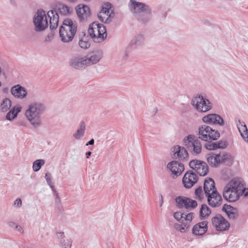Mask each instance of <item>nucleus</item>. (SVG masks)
Listing matches in <instances>:
<instances>
[{"label": "nucleus", "mask_w": 248, "mask_h": 248, "mask_svg": "<svg viewBox=\"0 0 248 248\" xmlns=\"http://www.w3.org/2000/svg\"><path fill=\"white\" fill-rule=\"evenodd\" d=\"M11 104L10 99L7 98H4L0 104V109L3 112L7 111L11 107Z\"/></svg>", "instance_id": "473e14b6"}, {"label": "nucleus", "mask_w": 248, "mask_h": 248, "mask_svg": "<svg viewBox=\"0 0 248 248\" xmlns=\"http://www.w3.org/2000/svg\"><path fill=\"white\" fill-rule=\"evenodd\" d=\"M46 110L45 104L41 102H34L27 107L24 116L33 127L37 128L41 124V117Z\"/></svg>", "instance_id": "f03ea898"}, {"label": "nucleus", "mask_w": 248, "mask_h": 248, "mask_svg": "<svg viewBox=\"0 0 248 248\" xmlns=\"http://www.w3.org/2000/svg\"><path fill=\"white\" fill-rule=\"evenodd\" d=\"M195 198L202 201L204 198V194L201 186L196 188L195 191Z\"/></svg>", "instance_id": "4c0bfd02"}, {"label": "nucleus", "mask_w": 248, "mask_h": 248, "mask_svg": "<svg viewBox=\"0 0 248 248\" xmlns=\"http://www.w3.org/2000/svg\"><path fill=\"white\" fill-rule=\"evenodd\" d=\"M113 12V9L110 3H104L102 4L101 11L97 16L101 21L104 23H109L111 21V16Z\"/></svg>", "instance_id": "9b49d317"}, {"label": "nucleus", "mask_w": 248, "mask_h": 248, "mask_svg": "<svg viewBox=\"0 0 248 248\" xmlns=\"http://www.w3.org/2000/svg\"><path fill=\"white\" fill-rule=\"evenodd\" d=\"M86 124L84 121H81L77 130L73 134V137L76 140H80L84 135Z\"/></svg>", "instance_id": "c85d7f7f"}, {"label": "nucleus", "mask_w": 248, "mask_h": 248, "mask_svg": "<svg viewBox=\"0 0 248 248\" xmlns=\"http://www.w3.org/2000/svg\"><path fill=\"white\" fill-rule=\"evenodd\" d=\"M167 168L171 171L173 177L179 176L184 170V165L176 161L169 162L167 165Z\"/></svg>", "instance_id": "a211bd4d"}, {"label": "nucleus", "mask_w": 248, "mask_h": 248, "mask_svg": "<svg viewBox=\"0 0 248 248\" xmlns=\"http://www.w3.org/2000/svg\"><path fill=\"white\" fill-rule=\"evenodd\" d=\"M47 16L49 19V26L51 30L56 29L59 23V15L55 10H50L47 12Z\"/></svg>", "instance_id": "5701e85b"}, {"label": "nucleus", "mask_w": 248, "mask_h": 248, "mask_svg": "<svg viewBox=\"0 0 248 248\" xmlns=\"http://www.w3.org/2000/svg\"><path fill=\"white\" fill-rule=\"evenodd\" d=\"M189 167L195 170L200 176H204L208 172V166L203 161L195 159L189 163Z\"/></svg>", "instance_id": "f8f14e48"}, {"label": "nucleus", "mask_w": 248, "mask_h": 248, "mask_svg": "<svg viewBox=\"0 0 248 248\" xmlns=\"http://www.w3.org/2000/svg\"><path fill=\"white\" fill-rule=\"evenodd\" d=\"M183 141L184 145L192 154L197 155L202 152V143L194 135H188L184 138Z\"/></svg>", "instance_id": "6e6552de"}, {"label": "nucleus", "mask_w": 248, "mask_h": 248, "mask_svg": "<svg viewBox=\"0 0 248 248\" xmlns=\"http://www.w3.org/2000/svg\"><path fill=\"white\" fill-rule=\"evenodd\" d=\"M193 218L194 214L193 213H187L186 216L185 217V221L180 222L181 223H175L174 228L181 233L187 232L190 228L191 222Z\"/></svg>", "instance_id": "ddd939ff"}, {"label": "nucleus", "mask_w": 248, "mask_h": 248, "mask_svg": "<svg viewBox=\"0 0 248 248\" xmlns=\"http://www.w3.org/2000/svg\"><path fill=\"white\" fill-rule=\"evenodd\" d=\"M173 157L180 161H184L188 157L186 150L184 147L176 145L173 148Z\"/></svg>", "instance_id": "aec40b11"}, {"label": "nucleus", "mask_w": 248, "mask_h": 248, "mask_svg": "<svg viewBox=\"0 0 248 248\" xmlns=\"http://www.w3.org/2000/svg\"><path fill=\"white\" fill-rule=\"evenodd\" d=\"M236 125L242 138L245 142L248 143V130L245 122L238 120Z\"/></svg>", "instance_id": "a878e982"}, {"label": "nucleus", "mask_w": 248, "mask_h": 248, "mask_svg": "<svg viewBox=\"0 0 248 248\" xmlns=\"http://www.w3.org/2000/svg\"><path fill=\"white\" fill-rule=\"evenodd\" d=\"M34 30L36 32H42L48 28V23L47 15L43 10H38L33 17Z\"/></svg>", "instance_id": "1a4fd4ad"}, {"label": "nucleus", "mask_w": 248, "mask_h": 248, "mask_svg": "<svg viewBox=\"0 0 248 248\" xmlns=\"http://www.w3.org/2000/svg\"><path fill=\"white\" fill-rule=\"evenodd\" d=\"M79 46L83 49H87L90 47V43L88 41L86 37H84L79 40Z\"/></svg>", "instance_id": "e433bc0d"}, {"label": "nucleus", "mask_w": 248, "mask_h": 248, "mask_svg": "<svg viewBox=\"0 0 248 248\" xmlns=\"http://www.w3.org/2000/svg\"><path fill=\"white\" fill-rule=\"evenodd\" d=\"M15 230L17 232H18L21 233H22L24 232L23 229L21 227V226H20V225H17L16 228V229Z\"/></svg>", "instance_id": "8fccbe9b"}, {"label": "nucleus", "mask_w": 248, "mask_h": 248, "mask_svg": "<svg viewBox=\"0 0 248 248\" xmlns=\"http://www.w3.org/2000/svg\"><path fill=\"white\" fill-rule=\"evenodd\" d=\"M77 29V25L75 21L69 18L64 20L59 29L62 41L64 43L71 41L76 34Z\"/></svg>", "instance_id": "20e7f679"}, {"label": "nucleus", "mask_w": 248, "mask_h": 248, "mask_svg": "<svg viewBox=\"0 0 248 248\" xmlns=\"http://www.w3.org/2000/svg\"><path fill=\"white\" fill-rule=\"evenodd\" d=\"M187 200L189 202V198L185 197H178L175 199L177 206L180 208H186V205H187L186 204Z\"/></svg>", "instance_id": "2f4dec72"}, {"label": "nucleus", "mask_w": 248, "mask_h": 248, "mask_svg": "<svg viewBox=\"0 0 248 248\" xmlns=\"http://www.w3.org/2000/svg\"><path fill=\"white\" fill-rule=\"evenodd\" d=\"M60 13L63 15H67L70 13L69 7L65 5H61L59 7Z\"/></svg>", "instance_id": "ea45409f"}, {"label": "nucleus", "mask_w": 248, "mask_h": 248, "mask_svg": "<svg viewBox=\"0 0 248 248\" xmlns=\"http://www.w3.org/2000/svg\"><path fill=\"white\" fill-rule=\"evenodd\" d=\"M200 216L202 217H208L211 213V211L206 204H202L200 208Z\"/></svg>", "instance_id": "72a5a7b5"}, {"label": "nucleus", "mask_w": 248, "mask_h": 248, "mask_svg": "<svg viewBox=\"0 0 248 248\" xmlns=\"http://www.w3.org/2000/svg\"><path fill=\"white\" fill-rule=\"evenodd\" d=\"M243 179L239 177H234L225 185L223 191V196L229 202H235L243 195Z\"/></svg>", "instance_id": "f257e3e1"}, {"label": "nucleus", "mask_w": 248, "mask_h": 248, "mask_svg": "<svg viewBox=\"0 0 248 248\" xmlns=\"http://www.w3.org/2000/svg\"><path fill=\"white\" fill-rule=\"evenodd\" d=\"M187 214L182 213L181 212H176L173 214L174 217L178 221L181 222L185 221V217H186Z\"/></svg>", "instance_id": "c9c22d12"}, {"label": "nucleus", "mask_w": 248, "mask_h": 248, "mask_svg": "<svg viewBox=\"0 0 248 248\" xmlns=\"http://www.w3.org/2000/svg\"><path fill=\"white\" fill-rule=\"evenodd\" d=\"M191 105L199 112H206L212 108L211 102L202 94H197L191 100Z\"/></svg>", "instance_id": "39448f33"}, {"label": "nucleus", "mask_w": 248, "mask_h": 248, "mask_svg": "<svg viewBox=\"0 0 248 248\" xmlns=\"http://www.w3.org/2000/svg\"><path fill=\"white\" fill-rule=\"evenodd\" d=\"M103 56L101 50H96L88 53L85 56L88 66L98 63Z\"/></svg>", "instance_id": "dca6fc26"}, {"label": "nucleus", "mask_w": 248, "mask_h": 248, "mask_svg": "<svg viewBox=\"0 0 248 248\" xmlns=\"http://www.w3.org/2000/svg\"><path fill=\"white\" fill-rule=\"evenodd\" d=\"M203 189L205 196L211 194L213 191H216L214 181L211 178L205 180L203 186Z\"/></svg>", "instance_id": "bb28decb"}, {"label": "nucleus", "mask_w": 248, "mask_h": 248, "mask_svg": "<svg viewBox=\"0 0 248 248\" xmlns=\"http://www.w3.org/2000/svg\"><path fill=\"white\" fill-rule=\"evenodd\" d=\"M69 65L77 70H82L88 66L85 56L80 55L71 58L69 61Z\"/></svg>", "instance_id": "4468645a"}, {"label": "nucleus", "mask_w": 248, "mask_h": 248, "mask_svg": "<svg viewBox=\"0 0 248 248\" xmlns=\"http://www.w3.org/2000/svg\"><path fill=\"white\" fill-rule=\"evenodd\" d=\"M206 160L211 167H218L220 165V154H208L206 155Z\"/></svg>", "instance_id": "b1692460"}, {"label": "nucleus", "mask_w": 248, "mask_h": 248, "mask_svg": "<svg viewBox=\"0 0 248 248\" xmlns=\"http://www.w3.org/2000/svg\"><path fill=\"white\" fill-rule=\"evenodd\" d=\"M94 140L93 139L91 140L90 141H89L86 144V146H88L90 145H93L94 144Z\"/></svg>", "instance_id": "603ef678"}, {"label": "nucleus", "mask_w": 248, "mask_h": 248, "mask_svg": "<svg viewBox=\"0 0 248 248\" xmlns=\"http://www.w3.org/2000/svg\"><path fill=\"white\" fill-rule=\"evenodd\" d=\"M92 152L90 151H89L86 153V158H89V156L91 155Z\"/></svg>", "instance_id": "864d4df0"}, {"label": "nucleus", "mask_w": 248, "mask_h": 248, "mask_svg": "<svg viewBox=\"0 0 248 248\" xmlns=\"http://www.w3.org/2000/svg\"><path fill=\"white\" fill-rule=\"evenodd\" d=\"M60 236H62V235H63V233L62 232V233H60Z\"/></svg>", "instance_id": "6e6d98bb"}, {"label": "nucleus", "mask_w": 248, "mask_h": 248, "mask_svg": "<svg viewBox=\"0 0 248 248\" xmlns=\"http://www.w3.org/2000/svg\"><path fill=\"white\" fill-rule=\"evenodd\" d=\"M187 205H186V209H192L196 207L197 206V202L189 198V201L188 202V200H187Z\"/></svg>", "instance_id": "79ce46f5"}, {"label": "nucleus", "mask_w": 248, "mask_h": 248, "mask_svg": "<svg viewBox=\"0 0 248 248\" xmlns=\"http://www.w3.org/2000/svg\"><path fill=\"white\" fill-rule=\"evenodd\" d=\"M205 147L208 150H215L217 149V145L214 143H208L205 144Z\"/></svg>", "instance_id": "c03bdc74"}, {"label": "nucleus", "mask_w": 248, "mask_h": 248, "mask_svg": "<svg viewBox=\"0 0 248 248\" xmlns=\"http://www.w3.org/2000/svg\"><path fill=\"white\" fill-rule=\"evenodd\" d=\"M198 135L199 139L207 142L216 140L220 137V134L217 130L213 129L206 124H203L199 127Z\"/></svg>", "instance_id": "0eeeda50"}, {"label": "nucleus", "mask_w": 248, "mask_h": 248, "mask_svg": "<svg viewBox=\"0 0 248 248\" xmlns=\"http://www.w3.org/2000/svg\"><path fill=\"white\" fill-rule=\"evenodd\" d=\"M45 163L43 159H37L33 162L32 169L34 171H38Z\"/></svg>", "instance_id": "f704fd0d"}, {"label": "nucleus", "mask_w": 248, "mask_h": 248, "mask_svg": "<svg viewBox=\"0 0 248 248\" xmlns=\"http://www.w3.org/2000/svg\"><path fill=\"white\" fill-rule=\"evenodd\" d=\"M77 13L78 16L81 20L87 19L91 15L89 7L85 5L79 4L77 8Z\"/></svg>", "instance_id": "393cba45"}, {"label": "nucleus", "mask_w": 248, "mask_h": 248, "mask_svg": "<svg viewBox=\"0 0 248 248\" xmlns=\"http://www.w3.org/2000/svg\"><path fill=\"white\" fill-rule=\"evenodd\" d=\"M202 121L206 124L223 126L224 124L223 118L219 115L212 113L202 117Z\"/></svg>", "instance_id": "2eb2a0df"}, {"label": "nucleus", "mask_w": 248, "mask_h": 248, "mask_svg": "<svg viewBox=\"0 0 248 248\" xmlns=\"http://www.w3.org/2000/svg\"><path fill=\"white\" fill-rule=\"evenodd\" d=\"M233 162V157L227 153L220 154V164H224L227 166H232Z\"/></svg>", "instance_id": "c756f323"}, {"label": "nucleus", "mask_w": 248, "mask_h": 248, "mask_svg": "<svg viewBox=\"0 0 248 248\" xmlns=\"http://www.w3.org/2000/svg\"><path fill=\"white\" fill-rule=\"evenodd\" d=\"M88 33L93 41L96 43L103 42L107 35L105 27L103 25L96 22L90 25Z\"/></svg>", "instance_id": "423d86ee"}, {"label": "nucleus", "mask_w": 248, "mask_h": 248, "mask_svg": "<svg viewBox=\"0 0 248 248\" xmlns=\"http://www.w3.org/2000/svg\"><path fill=\"white\" fill-rule=\"evenodd\" d=\"M20 111V108L18 106L14 107L11 110H10L6 116L7 120H12L14 119L17 115L18 113Z\"/></svg>", "instance_id": "7c9ffc66"}, {"label": "nucleus", "mask_w": 248, "mask_h": 248, "mask_svg": "<svg viewBox=\"0 0 248 248\" xmlns=\"http://www.w3.org/2000/svg\"><path fill=\"white\" fill-rule=\"evenodd\" d=\"M212 224L217 231H225L230 228L229 222L221 215H217L212 218Z\"/></svg>", "instance_id": "9d476101"}, {"label": "nucleus", "mask_w": 248, "mask_h": 248, "mask_svg": "<svg viewBox=\"0 0 248 248\" xmlns=\"http://www.w3.org/2000/svg\"><path fill=\"white\" fill-rule=\"evenodd\" d=\"M243 195L245 197L248 196V188L245 187V182H244V190H242Z\"/></svg>", "instance_id": "3c124183"}, {"label": "nucleus", "mask_w": 248, "mask_h": 248, "mask_svg": "<svg viewBox=\"0 0 248 248\" xmlns=\"http://www.w3.org/2000/svg\"><path fill=\"white\" fill-rule=\"evenodd\" d=\"M206 197L207 198L209 204L213 207H218L222 203L221 196L217 191H213L211 194L206 196Z\"/></svg>", "instance_id": "6ab92c4d"}, {"label": "nucleus", "mask_w": 248, "mask_h": 248, "mask_svg": "<svg viewBox=\"0 0 248 248\" xmlns=\"http://www.w3.org/2000/svg\"><path fill=\"white\" fill-rule=\"evenodd\" d=\"M3 91L4 92L6 93V92H8V89L7 88H4V89H3Z\"/></svg>", "instance_id": "5fc2aeb1"}, {"label": "nucleus", "mask_w": 248, "mask_h": 248, "mask_svg": "<svg viewBox=\"0 0 248 248\" xmlns=\"http://www.w3.org/2000/svg\"><path fill=\"white\" fill-rule=\"evenodd\" d=\"M72 243L68 239H62L60 241V248H71Z\"/></svg>", "instance_id": "58836bf2"}, {"label": "nucleus", "mask_w": 248, "mask_h": 248, "mask_svg": "<svg viewBox=\"0 0 248 248\" xmlns=\"http://www.w3.org/2000/svg\"><path fill=\"white\" fill-rule=\"evenodd\" d=\"M197 175L192 171L186 172L183 178V184L186 188L192 187L197 182Z\"/></svg>", "instance_id": "f3484780"}, {"label": "nucleus", "mask_w": 248, "mask_h": 248, "mask_svg": "<svg viewBox=\"0 0 248 248\" xmlns=\"http://www.w3.org/2000/svg\"><path fill=\"white\" fill-rule=\"evenodd\" d=\"M8 226L13 230H15L16 228L17 224H16L15 222L10 221L7 223Z\"/></svg>", "instance_id": "de8ad7c7"}, {"label": "nucleus", "mask_w": 248, "mask_h": 248, "mask_svg": "<svg viewBox=\"0 0 248 248\" xmlns=\"http://www.w3.org/2000/svg\"><path fill=\"white\" fill-rule=\"evenodd\" d=\"M45 179L47 182V184L50 186L52 190H55L54 186L51 181V175L48 172L46 173Z\"/></svg>", "instance_id": "a19ab883"}, {"label": "nucleus", "mask_w": 248, "mask_h": 248, "mask_svg": "<svg viewBox=\"0 0 248 248\" xmlns=\"http://www.w3.org/2000/svg\"><path fill=\"white\" fill-rule=\"evenodd\" d=\"M53 39V35L52 34H48L47 35L44 40L45 42H50Z\"/></svg>", "instance_id": "09e8293b"}, {"label": "nucleus", "mask_w": 248, "mask_h": 248, "mask_svg": "<svg viewBox=\"0 0 248 248\" xmlns=\"http://www.w3.org/2000/svg\"><path fill=\"white\" fill-rule=\"evenodd\" d=\"M130 2L131 11L138 20L146 22L151 19L152 11L148 5L135 0H130Z\"/></svg>", "instance_id": "7ed1b4c3"}, {"label": "nucleus", "mask_w": 248, "mask_h": 248, "mask_svg": "<svg viewBox=\"0 0 248 248\" xmlns=\"http://www.w3.org/2000/svg\"><path fill=\"white\" fill-rule=\"evenodd\" d=\"M217 145V149H223L227 146V143L225 141L220 140L215 142Z\"/></svg>", "instance_id": "37998d69"}, {"label": "nucleus", "mask_w": 248, "mask_h": 248, "mask_svg": "<svg viewBox=\"0 0 248 248\" xmlns=\"http://www.w3.org/2000/svg\"><path fill=\"white\" fill-rule=\"evenodd\" d=\"M69 1H71V2H74L76 0H69Z\"/></svg>", "instance_id": "4d7b16f0"}, {"label": "nucleus", "mask_w": 248, "mask_h": 248, "mask_svg": "<svg viewBox=\"0 0 248 248\" xmlns=\"http://www.w3.org/2000/svg\"><path fill=\"white\" fill-rule=\"evenodd\" d=\"M11 92L15 97L21 99L25 98L27 95L26 89L19 84L13 86Z\"/></svg>", "instance_id": "412c9836"}, {"label": "nucleus", "mask_w": 248, "mask_h": 248, "mask_svg": "<svg viewBox=\"0 0 248 248\" xmlns=\"http://www.w3.org/2000/svg\"><path fill=\"white\" fill-rule=\"evenodd\" d=\"M207 231V222L203 221L195 224L192 229V233L196 235H202Z\"/></svg>", "instance_id": "4be33fe9"}, {"label": "nucleus", "mask_w": 248, "mask_h": 248, "mask_svg": "<svg viewBox=\"0 0 248 248\" xmlns=\"http://www.w3.org/2000/svg\"><path fill=\"white\" fill-rule=\"evenodd\" d=\"M22 205V201L20 199H17L14 202V206L17 207H20Z\"/></svg>", "instance_id": "49530a36"}, {"label": "nucleus", "mask_w": 248, "mask_h": 248, "mask_svg": "<svg viewBox=\"0 0 248 248\" xmlns=\"http://www.w3.org/2000/svg\"><path fill=\"white\" fill-rule=\"evenodd\" d=\"M54 193L55 197V202L57 205H59L61 203V199L59 196L58 193L57 192L56 190H52Z\"/></svg>", "instance_id": "a18cd8bd"}, {"label": "nucleus", "mask_w": 248, "mask_h": 248, "mask_svg": "<svg viewBox=\"0 0 248 248\" xmlns=\"http://www.w3.org/2000/svg\"><path fill=\"white\" fill-rule=\"evenodd\" d=\"M230 219L234 220L237 218L238 213L237 210L232 206L225 204L222 208Z\"/></svg>", "instance_id": "cd10ccee"}]
</instances>
